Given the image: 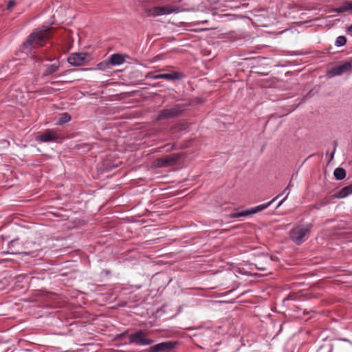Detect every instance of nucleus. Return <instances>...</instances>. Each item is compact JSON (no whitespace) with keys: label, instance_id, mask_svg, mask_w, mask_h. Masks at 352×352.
Listing matches in <instances>:
<instances>
[{"label":"nucleus","instance_id":"10","mask_svg":"<svg viewBox=\"0 0 352 352\" xmlns=\"http://www.w3.org/2000/svg\"><path fill=\"white\" fill-rule=\"evenodd\" d=\"M352 69V65L350 62H346L344 64L333 67L331 70L328 71L327 75L329 78L336 76H340L344 73L350 72Z\"/></svg>","mask_w":352,"mask_h":352},{"label":"nucleus","instance_id":"24","mask_svg":"<svg viewBox=\"0 0 352 352\" xmlns=\"http://www.w3.org/2000/svg\"><path fill=\"white\" fill-rule=\"evenodd\" d=\"M329 351H330V349L328 347H324V346L320 347L317 351V352H329Z\"/></svg>","mask_w":352,"mask_h":352},{"label":"nucleus","instance_id":"8","mask_svg":"<svg viewBox=\"0 0 352 352\" xmlns=\"http://www.w3.org/2000/svg\"><path fill=\"white\" fill-rule=\"evenodd\" d=\"M182 107L176 105L170 109H166L159 111L157 115V120H167L177 116H179L182 112Z\"/></svg>","mask_w":352,"mask_h":352},{"label":"nucleus","instance_id":"12","mask_svg":"<svg viewBox=\"0 0 352 352\" xmlns=\"http://www.w3.org/2000/svg\"><path fill=\"white\" fill-rule=\"evenodd\" d=\"M59 138L58 133L52 129L46 130L43 133L37 135L36 137V140L37 141L43 142H53L58 140Z\"/></svg>","mask_w":352,"mask_h":352},{"label":"nucleus","instance_id":"16","mask_svg":"<svg viewBox=\"0 0 352 352\" xmlns=\"http://www.w3.org/2000/svg\"><path fill=\"white\" fill-rule=\"evenodd\" d=\"M333 175L338 180H342L346 177V171L342 168H336L334 170Z\"/></svg>","mask_w":352,"mask_h":352},{"label":"nucleus","instance_id":"2","mask_svg":"<svg viewBox=\"0 0 352 352\" xmlns=\"http://www.w3.org/2000/svg\"><path fill=\"white\" fill-rule=\"evenodd\" d=\"M311 227L309 223L296 226L290 232L291 239L296 244H301L307 239Z\"/></svg>","mask_w":352,"mask_h":352},{"label":"nucleus","instance_id":"11","mask_svg":"<svg viewBox=\"0 0 352 352\" xmlns=\"http://www.w3.org/2000/svg\"><path fill=\"white\" fill-rule=\"evenodd\" d=\"M179 159L180 155L179 154H173L163 158L157 159L155 164L158 167H168L174 165Z\"/></svg>","mask_w":352,"mask_h":352},{"label":"nucleus","instance_id":"23","mask_svg":"<svg viewBox=\"0 0 352 352\" xmlns=\"http://www.w3.org/2000/svg\"><path fill=\"white\" fill-rule=\"evenodd\" d=\"M256 267L258 269V270H267V267H265V266H263L261 265V263L258 262L257 263L255 264Z\"/></svg>","mask_w":352,"mask_h":352},{"label":"nucleus","instance_id":"4","mask_svg":"<svg viewBox=\"0 0 352 352\" xmlns=\"http://www.w3.org/2000/svg\"><path fill=\"white\" fill-rule=\"evenodd\" d=\"M91 60L90 55L86 52H76L70 54L67 58L68 63L73 66H82Z\"/></svg>","mask_w":352,"mask_h":352},{"label":"nucleus","instance_id":"5","mask_svg":"<svg viewBox=\"0 0 352 352\" xmlns=\"http://www.w3.org/2000/svg\"><path fill=\"white\" fill-rule=\"evenodd\" d=\"M280 197V195H277L274 199H272L270 201L263 204L261 205H259L256 207H254L250 210H248L243 212H232L229 214L230 218H239L241 217H246L254 213H256L258 212H260L265 208H267L268 206H270L272 202L275 201L277 199Z\"/></svg>","mask_w":352,"mask_h":352},{"label":"nucleus","instance_id":"9","mask_svg":"<svg viewBox=\"0 0 352 352\" xmlns=\"http://www.w3.org/2000/svg\"><path fill=\"white\" fill-rule=\"evenodd\" d=\"M177 346L175 341L164 342L149 348L148 352H170Z\"/></svg>","mask_w":352,"mask_h":352},{"label":"nucleus","instance_id":"6","mask_svg":"<svg viewBox=\"0 0 352 352\" xmlns=\"http://www.w3.org/2000/svg\"><path fill=\"white\" fill-rule=\"evenodd\" d=\"M129 56L122 54H113L110 56L109 61L107 63H100L98 65L99 69L104 70L106 67H109V65H120L126 61V58Z\"/></svg>","mask_w":352,"mask_h":352},{"label":"nucleus","instance_id":"17","mask_svg":"<svg viewBox=\"0 0 352 352\" xmlns=\"http://www.w3.org/2000/svg\"><path fill=\"white\" fill-rule=\"evenodd\" d=\"M351 10H352L351 2H345L341 7L335 8L333 10V11L338 13H341Z\"/></svg>","mask_w":352,"mask_h":352},{"label":"nucleus","instance_id":"25","mask_svg":"<svg viewBox=\"0 0 352 352\" xmlns=\"http://www.w3.org/2000/svg\"><path fill=\"white\" fill-rule=\"evenodd\" d=\"M14 5H15V2H14V1H12V0L8 2V9H10V8H12Z\"/></svg>","mask_w":352,"mask_h":352},{"label":"nucleus","instance_id":"26","mask_svg":"<svg viewBox=\"0 0 352 352\" xmlns=\"http://www.w3.org/2000/svg\"><path fill=\"white\" fill-rule=\"evenodd\" d=\"M348 31L352 32V25L348 28Z\"/></svg>","mask_w":352,"mask_h":352},{"label":"nucleus","instance_id":"1","mask_svg":"<svg viewBox=\"0 0 352 352\" xmlns=\"http://www.w3.org/2000/svg\"><path fill=\"white\" fill-rule=\"evenodd\" d=\"M52 28L43 27L32 33L23 43V47L28 48H36L44 45L45 41L49 38Z\"/></svg>","mask_w":352,"mask_h":352},{"label":"nucleus","instance_id":"3","mask_svg":"<svg viewBox=\"0 0 352 352\" xmlns=\"http://www.w3.org/2000/svg\"><path fill=\"white\" fill-rule=\"evenodd\" d=\"M179 12V7L173 5H166L164 6H157L146 10L148 16L157 17L162 15H167L172 13Z\"/></svg>","mask_w":352,"mask_h":352},{"label":"nucleus","instance_id":"14","mask_svg":"<svg viewBox=\"0 0 352 352\" xmlns=\"http://www.w3.org/2000/svg\"><path fill=\"white\" fill-rule=\"evenodd\" d=\"M182 74L179 72H173L170 74H160V79H165L167 80H179L182 78Z\"/></svg>","mask_w":352,"mask_h":352},{"label":"nucleus","instance_id":"7","mask_svg":"<svg viewBox=\"0 0 352 352\" xmlns=\"http://www.w3.org/2000/svg\"><path fill=\"white\" fill-rule=\"evenodd\" d=\"M131 343H135L138 345H149L153 342V340L146 336L144 331H139L134 333H131L129 337Z\"/></svg>","mask_w":352,"mask_h":352},{"label":"nucleus","instance_id":"20","mask_svg":"<svg viewBox=\"0 0 352 352\" xmlns=\"http://www.w3.org/2000/svg\"><path fill=\"white\" fill-rule=\"evenodd\" d=\"M346 38L343 36H340L336 38L335 45L338 47H340L344 45L346 43Z\"/></svg>","mask_w":352,"mask_h":352},{"label":"nucleus","instance_id":"22","mask_svg":"<svg viewBox=\"0 0 352 352\" xmlns=\"http://www.w3.org/2000/svg\"><path fill=\"white\" fill-rule=\"evenodd\" d=\"M146 76L148 78L160 79V74H155L154 73H148Z\"/></svg>","mask_w":352,"mask_h":352},{"label":"nucleus","instance_id":"21","mask_svg":"<svg viewBox=\"0 0 352 352\" xmlns=\"http://www.w3.org/2000/svg\"><path fill=\"white\" fill-rule=\"evenodd\" d=\"M289 193H290V190H289L288 188H285V189L283 190L282 193H281V194H280L279 195H280V197L281 195H285V198H284L282 201H280V203L278 204V206H277V207H279V206H280L282 205V204H283V201L285 200V199L287 197V196L289 195Z\"/></svg>","mask_w":352,"mask_h":352},{"label":"nucleus","instance_id":"18","mask_svg":"<svg viewBox=\"0 0 352 352\" xmlns=\"http://www.w3.org/2000/svg\"><path fill=\"white\" fill-rule=\"evenodd\" d=\"M19 244V241L17 240L12 241L9 244V248L11 250L12 254H22L23 252L20 250L14 249L16 245Z\"/></svg>","mask_w":352,"mask_h":352},{"label":"nucleus","instance_id":"27","mask_svg":"<svg viewBox=\"0 0 352 352\" xmlns=\"http://www.w3.org/2000/svg\"><path fill=\"white\" fill-rule=\"evenodd\" d=\"M351 9H352V2H351Z\"/></svg>","mask_w":352,"mask_h":352},{"label":"nucleus","instance_id":"19","mask_svg":"<svg viewBox=\"0 0 352 352\" xmlns=\"http://www.w3.org/2000/svg\"><path fill=\"white\" fill-rule=\"evenodd\" d=\"M70 120H71L70 116L67 113H64L60 115V117L58 120V124L66 123V122H69Z\"/></svg>","mask_w":352,"mask_h":352},{"label":"nucleus","instance_id":"15","mask_svg":"<svg viewBox=\"0 0 352 352\" xmlns=\"http://www.w3.org/2000/svg\"><path fill=\"white\" fill-rule=\"evenodd\" d=\"M58 69H59V63H55L54 64L49 65H47L46 69L45 70L43 75L44 76L50 75V74L56 72V71H58Z\"/></svg>","mask_w":352,"mask_h":352},{"label":"nucleus","instance_id":"13","mask_svg":"<svg viewBox=\"0 0 352 352\" xmlns=\"http://www.w3.org/2000/svg\"><path fill=\"white\" fill-rule=\"evenodd\" d=\"M352 194V184L342 188L340 190L333 195V197L342 199Z\"/></svg>","mask_w":352,"mask_h":352}]
</instances>
